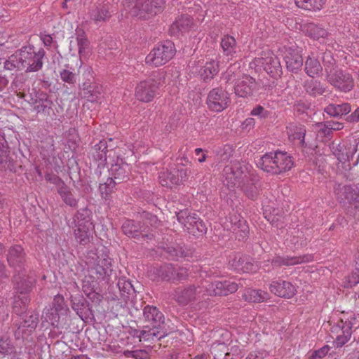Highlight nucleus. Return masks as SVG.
Listing matches in <instances>:
<instances>
[{"instance_id": "f257e3e1", "label": "nucleus", "mask_w": 359, "mask_h": 359, "mask_svg": "<svg viewBox=\"0 0 359 359\" xmlns=\"http://www.w3.org/2000/svg\"><path fill=\"white\" fill-rule=\"evenodd\" d=\"M46 51L43 48H36L32 45L22 46L11 55L4 62L7 70H25L26 72H36L43 65Z\"/></svg>"}, {"instance_id": "f03ea898", "label": "nucleus", "mask_w": 359, "mask_h": 359, "mask_svg": "<svg viewBox=\"0 0 359 359\" xmlns=\"http://www.w3.org/2000/svg\"><path fill=\"white\" fill-rule=\"evenodd\" d=\"M144 321L148 323L138 335L140 340L155 341L164 338L174 328L169 329L163 313L156 306L147 305L143 309Z\"/></svg>"}, {"instance_id": "7ed1b4c3", "label": "nucleus", "mask_w": 359, "mask_h": 359, "mask_svg": "<svg viewBox=\"0 0 359 359\" xmlns=\"http://www.w3.org/2000/svg\"><path fill=\"white\" fill-rule=\"evenodd\" d=\"M257 166L264 171L279 175L290 170L294 165L292 156L285 151L266 153L257 161Z\"/></svg>"}, {"instance_id": "20e7f679", "label": "nucleus", "mask_w": 359, "mask_h": 359, "mask_svg": "<svg viewBox=\"0 0 359 359\" xmlns=\"http://www.w3.org/2000/svg\"><path fill=\"white\" fill-rule=\"evenodd\" d=\"M165 73L158 70L152 73L151 76L141 82L136 86L135 97L143 102H149L153 100L157 94L161 86L165 83Z\"/></svg>"}, {"instance_id": "39448f33", "label": "nucleus", "mask_w": 359, "mask_h": 359, "mask_svg": "<svg viewBox=\"0 0 359 359\" xmlns=\"http://www.w3.org/2000/svg\"><path fill=\"white\" fill-rule=\"evenodd\" d=\"M175 44L171 41H165L158 43L145 58L147 64L158 67L167 63L175 55Z\"/></svg>"}, {"instance_id": "423d86ee", "label": "nucleus", "mask_w": 359, "mask_h": 359, "mask_svg": "<svg viewBox=\"0 0 359 359\" xmlns=\"http://www.w3.org/2000/svg\"><path fill=\"white\" fill-rule=\"evenodd\" d=\"M325 80L336 89L349 92L354 87V79L351 74L341 69L325 68Z\"/></svg>"}, {"instance_id": "0eeeda50", "label": "nucleus", "mask_w": 359, "mask_h": 359, "mask_svg": "<svg viewBox=\"0 0 359 359\" xmlns=\"http://www.w3.org/2000/svg\"><path fill=\"white\" fill-rule=\"evenodd\" d=\"M85 81L80 86L81 96L90 102H97L102 97V86L94 81L91 68H86L83 74Z\"/></svg>"}, {"instance_id": "6e6552de", "label": "nucleus", "mask_w": 359, "mask_h": 359, "mask_svg": "<svg viewBox=\"0 0 359 359\" xmlns=\"http://www.w3.org/2000/svg\"><path fill=\"white\" fill-rule=\"evenodd\" d=\"M287 69L292 72L297 73L303 65V59L301 50L296 45H285L280 48Z\"/></svg>"}, {"instance_id": "1a4fd4ad", "label": "nucleus", "mask_w": 359, "mask_h": 359, "mask_svg": "<svg viewBox=\"0 0 359 359\" xmlns=\"http://www.w3.org/2000/svg\"><path fill=\"white\" fill-rule=\"evenodd\" d=\"M255 62L257 65L263 67L264 70L272 77L276 78L282 74L280 60L270 50L263 51L260 57L255 59Z\"/></svg>"}, {"instance_id": "9d476101", "label": "nucleus", "mask_w": 359, "mask_h": 359, "mask_svg": "<svg viewBox=\"0 0 359 359\" xmlns=\"http://www.w3.org/2000/svg\"><path fill=\"white\" fill-rule=\"evenodd\" d=\"M203 287L190 285L184 287L176 288L172 294L173 299L182 306L199 299L203 295Z\"/></svg>"}, {"instance_id": "9b49d317", "label": "nucleus", "mask_w": 359, "mask_h": 359, "mask_svg": "<svg viewBox=\"0 0 359 359\" xmlns=\"http://www.w3.org/2000/svg\"><path fill=\"white\" fill-rule=\"evenodd\" d=\"M230 102L229 94L222 88L212 89L207 97L208 108L215 112L222 111L227 108Z\"/></svg>"}, {"instance_id": "f8f14e48", "label": "nucleus", "mask_w": 359, "mask_h": 359, "mask_svg": "<svg viewBox=\"0 0 359 359\" xmlns=\"http://www.w3.org/2000/svg\"><path fill=\"white\" fill-rule=\"evenodd\" d=\"M158 274L164 280L175 283L187 280L189 277V269L184 266L168 264L158 269Z\"/></svg>"}, {"instance_id": "ddd939ff", "label": "nucleus", "mask_w": 359, "mask_h": 359, "mask_svg": "<svg viewBox=\"0 0 359 359\" xmlns=\"http://www.w3.org/2000/svg\"><path fill=\"white\" fill-rule=\"evenodd\" d=\"M90 261V269L92 273L97 275L98 279H104L111 276L112 272L111 259L107 254L95 255Z\"/></svg>"}, {"instance_id": "4468645a", "label": "nucleus", "mask_w": 359, "mask_h": 359, "mask_svg": "<svg viewBox=\"0 0 359 359\" xmlns=\"http://www.w3.org/2000/svg\"><path fill=\"white\" fill-rule=\"evenodd\" d=\"M246 170V166L237 161L232 162L231 165L225 166L223 170V175L225 177L226 185L233 187L238 180L243 178V175L245 177H247L245 175Z\"/></svg>"}, {"instance_id": "2eb2a0df", "label": "nucleus", "mask_w": 359, "mask_h": 359, "mask_svg": "<svg viewBox=\"0 0 359 359\" xmlns=\"http://www.w3.org/2000/svg\"><path fill=\"white\" fill-rule=\"evenodd\" d=\"M8 265L13 269L14 272L22 271L26 269V254L22 247L14 245L9 248L7 253Z\"/></svg>"}, {"instance_id": "dca6fc26", "label": "nucleus", "mask_w": 359, "mask_h": 359, "mask_svg": "<svg viewBox=\"0 0 359 359\" xmlns=\"http://www.w3.org/2000/svg\"><path fill=\"white\" fill-rule=\"evenodd\" d=\"M188 177V172L184 168H173L159 175V182L163 187H172L185 181Z\"/></svg>"}, {"instance_id": "f3484780", "label": "nucleus", "mask_w": 359, "mask_h": 359, "mask_svg": "<svg viewBox=\"0 0 359 359\" xmlns=\"http://www.w3.org/2000/svg\"><path fill=\"white\" fill-rule=\"evenodd\" d=\"M22 322L15 332L17 339L24 338L34 331L39 323V314L33 311H29L26 315L22 316Z\"/></svg>"}, {"instance_id": "a211bd4d", "label": "nucleus", "mask_w": 359, "mask_h": 359, "mask_svg": "<svg viewBox=\"0 0 359 359\" xmlns=\"http://www.w3.org/2000/svg\"><path fill=\"white\" fill-rule=\"evenodd\" d=\"M110 178L116 184H121L129 180L130 173V165L123 159L117 158L109 169Z\"/></svg>"}, {"instance_id": "6ab92c4d", "label": "nucleus", "mask_w": 359, "mask_h": 359, "mask_svg": "<svg viewBox=\"0 0 359 359\" xmlns=\"http://www.w3.org/2000/svg\"><path fill=\"white\" fill-rule=\"evenodd\" d=\"M27 270L14 272L13 283L17 293L27 295L32 290L34 279L27 273Z\"/></svg>"}, {"instance_id": "aec40b11", "label": "nucleus", "mask_w": 359, "mask_h": 359, "mask_svg": "<svg viewBox=\"0 0 359 359\" xmlns=\"http://www.w3.org/2000/svg\"><path fill=\"white\" fill-rule=\"evenodd\" d=\"M257 90V83L254 78L245 75L238 79L234 86L235 94L241 97H247Z\"/></svg>"}, {"instance_id": "412c9836", "label": "nucleus", "mask_w": 359, "mask_h": 359, "mask_svg": "<svg viewBox=\"0 0 359 359\" xmlns=\"http://www.w3.org/2000/svg\"><path fill=\"white\" fill-rule=\"evenodd\" d=\"M238 289V284L231 280L215 281L208 285L207 292L210 295L226 296L234 293Z\"/></svg>"}, {"instance_id": "4be33fe9", "label": "nucleus", "mask_w": 359, "mask_h": 359, "mask_svg": "<svg viewBox=\"0 0 359 359\" xmlns=\"http://www.w3.org/2000/svg\"><path fill=\"white\" fill-rule=\"evenodd\" d=\"M229 266L237 272L254 273L258 269L257 265L249 257L235 255L229 262Z\"/></svg>"}, {"instance_id": "5701e85b", "label": "nucleus", "mask_w": 359, "mask_h": 359, "mask_svg": "<svg viewBox=\"0 0 359 359\" xmlns=\"http://www.w3.org/2000/svg\"><path fill=\"white\" fill-rule=\"evenodd\" d=\"M355 320L356 318L353 315L346 320L341 319L339 322L338 327L341 328V334L338 335L334 341L336 347H341L349 341L352 334V327L355 324Z\"/></svg>"}, {"instance_id": "b1692460", "label": "nucleus", "mask_w": 359, "mask_h": 359, "mask_svg": "<svg viewBox=\"0 0 359 359\" xmlns=\"http://www.w3.org/2000/svg\"><path fill=\"white\" fill-rule=\"evenodd\" d=\"M333 191L337 199L341 202L346 200L349 203L356 201L359 193L358 186L342 185L339 183L334 184Z\"/></svg>"}, {"instance_id": "393cba45", "label": "nucleus", "mask_w": 359, "mask_h": 359, "mask_svg": "<svg viewBox=\"0 0 359 359\" xmlns=\"http://www.w3.org/2000/svg\"><path fill=\"white\" fill-rule=\"evenodd\" d=\"M143 227L140 222H135L133 219H126L123 222L121 229L123 233L128 237L138 238L142 236V238L152 239V234L143 233L144 231Z\"/></svg>"}, {"instance_id": "a878e982", "label": "nucleus", "mask_w": 359, "mask_h": 359, "mask_svg": "<svg viewBox=\"0 0 359 359\" xmlns=\"http://www.w3.org/2000/svg\"><path fill=\"white\" fill-rule=\"evenodd\" d=\"M269 288L272 293L283 298H291L296 292L295 287L290 282L283 280L273 281Z\"/></svg>"}, {"instance_id": "bb28decb", "label": "nucleus", "mask_w": 359, "mask_h": 359, "mask_svg": "<svg viewBox=\"0 0 359 359\" xmlns=\"http://www.w3.org/2000/svg\"><path fill=\"white\" fill-rule=\"evenodd\" d=\"M193 25V19L188 15H183L170 25L169 32L172 36H179L188 32Z\"/></svg>"}, {"instance_id": "cd10ccee", "label": "nucleus", "mask_w": 359, "mask_h": 359, "mask_svg": "<svg viewBox=\"0 0 359 359\" xmlns=\"http://www.w3.org/2000/svg\"><path fill=\"white\" fill-rule=\"evenodd\" d=\"M313 257L312 255H304L297 257H276L272 260L271 264L276 267H280L282 266H289L310 262L313 261Z\"/></svg>"}, {"instance_id": "c85d7f7f", "label": "nucleus", "mask_w": 359, "mask_h": 359, "mask_svg": "<svg viewBox=\"0 0 359 359\" xmlns=\"http://www.w3.org/2000/svg\"><path fill=\"white\" fill-rule=\"evenodd\" d=\"M220 45L223 54L228 57L229 60H232L240 51L235 38L228 34L222 38Z\"/></svg>"}, {"instance_id": "c756f323", "label": "nucleus", "mask_w": 359, "mask_h": 359, "mask_svg": "<svg viewBox=\"0 0 359 359\" xmlns=\"http://www.w3.org/2000/svg\"><path fill=\"white\" fill-rule=\"evenodd\" d=\"M34 104V108L38 113L49 114L52 109L53 101L46 93L38 92Z\"/></svg>"}, {"instance_id": "7c9ffc66", "label": "nucleus", "mask_w": 359, "mask_h": 359, "mask_svg": "<svg viewBox=\"0 0 359 359\" xmlns=\"http://www.w3.org/2000/svg\"><path fill=\"white\" fill-rule=\"evenodd\" d=\"M165 252L171 259L177 260L180 258L189 260V258H191L194 254L192 249L179 245L167 246L165 248Z\"/></svg>"}, {"instance_id": "2f4dec72", "label": "nucleus", "mask_w": 359, "mask_h": 359, "mask_svg": "<svg viewBox=\"0 0 359 359\" xmlns=\"http://www.w3.org/2000/svg\"><path fill=\"white\" fill-rule=\"evenodd\" d=\"M303 87L305 92L313 97L323 95L327 87L319 80L313 78L304 81Z\"/></svg>"}, {"instance_id": "473e14b6", "label": "nucleus", "mask_w": 359, "mask_h": 359, "mask_svg": "<svg viewBox=\"0 0 359 359\" xmlns=\"http://www.w3.org/2000/svg\"><path fill=\"white\" fill-rule=\"evenodd\" d=\"M302 31L313 39H325L328 36V32L324 27L313 22L305 23L302 25Z\"/></svg>"}, {"instance_id": "72a5a7b5", "label": "nucleus", "mask_w": 359, "mask_h": 359, "mask_svg": "<svg viewBox=\"0 0 359 359\" xmlns=\"http://www.w3.org/2000/svg\"><path fill=\"white\" fill-rule=\"evenodd\" d=\"M5 138L0 134V170H13L14 166L12 160L8 156Z\"/></svg>"}, {"instance_id": "f704fd0d", "label": "nucleus", "mask_w": 359, "mask_h": 359, "mask_svg": "<svg viewBox=\"0 0 359 359\" xmlns=\"http://www.w3.org/2000/svg\"><path fill=\"white\" fill-rule=\"evenodd\" d=\"M306 132V128L302 125L290 124V126L287 127V133L289 139L291 141H299V144L302 147L305 145L304 137Z\"/></svg>"}, {"instance_id": "c9c22d12", "label": "nucleus", "mask_w": 359, "mask_h": 359, "mask_svg": "<svg viewBox=\"0 0 359 359\" xmlns=\"http://www.w3.org/2000/svg\"><path fill=\"white\" fill-rule=\"evenodd\" d=\"M218 72V62L214 60H210V61H207L205 64L201 67L198 74L204 81H207L212 79Z\"/></svg>"}, {"instance_id": "e433bc0d", "label": "nucleus", "mask_w": 359, "mask_h": 359, "mask_svg": "<svg viewBox=\"0 0 359 359\" xmlns=\"http://www.w3.org/2000/svg\"><path fill=\"white\" fill-rule=\"evenodd\" d=\"M71 302L72 309L81 319L88 316V304L83 296L72 297Z\"/></svg>"}, {"instance_id": "4c0bfd02", "label": "nucleus", "mask_w": 359, "mask_h": 359, "mask_svg": "<svg viewBox=\"0 0 359 359\" xmlns=\"http://www.w3.org/2000/svg\"><path fill=\"white\" fill-rule=\"evenodd\" d=\"M351 111L349 103L330 104L325 109L324 111L330 116L338 117L348 114Z\"/></svg>"}, {"instance_id": "58836bf2", "label": "nucleus", "mask_w": 359, "mask_h": 359, "mask_svg": "<svg viewBox=\"0 0 359 359\" xmlns=\"http://www.w3.org/2000/svg\"><path fill=\"white\" fill-rule=\"evenodd\" d=\"M92 224L86 225L79 224L74 230V236L76 241L81 245H86L90 241V228Z\"/></svg>"}, {"instance_id": "ea45409f", "label": "nucleus", "mask_w": 359, "mask_h": 359, "mask_svg": "<svg viewBox=\"0 0 359 359\" xmlns=\"http://www.w3.org/2000/svg\"><path fill=\"white\" fill-rule=\"evenodd\" d=\"M90 18L95 23L105 22L110 18L109 6L107 5H100L90 11Z\"/></svg>"}, {"instance_id": "a19ab883", "label": "nucleus", "mask_w": 359, "mask_h": 359, "mask_svg": "<svg viewBox=\"0 0 359 359\" xmlns=\"http://www.w3.org/2000/svg\"><path fill=\"white\" fill-rule=\"evenodd\" d=\"M259 180L254 177H251V175L246 178V182L242 186V189L245 194L249 198L255 200L259 194Z\"/></svg>"}, {"instance_id": "79ce46f5", "label": "nucleus", "mask_w": 359, "mask_h": 359, "mask_svg": "<svg viewBox=\"0 0 359 359\" xmlns=\"http://www.w3.org/2000/svg\"><path fill=\"white\" fill-rule=\"evenodd\" d=\"M57 193L67 205L74 208L78 207L79 199L74 196L72 189L67 184L60 187Z\"/></svg>"}, {"instance_id": "37998d69", "label": "nucleus", "mask_w": 359, "mask_h": 359, "mask_svg": "<svg viewBox=\"0 0 359 359\" xmlns=\"http://www.w3.org/2000/svg\"><path fill=\"white\" fill-rule=\"evenodd\" d=\"M305 72L306 74L314 78L315 76H319L322 74L323 67L319 60L313 57L309 56L305 62Z\"/></svg>"}, {"instance_id": "c03bdc74", "label": "nucleus", "mask_w": 359, "mask_h": 359, "mask_svg": "<svg viewBox=\"0 0 359 359\" xmlns=\"http://www.w3.org/2000/svg\"><path fill=\"white\" fill-rule=\"evenodd\" d=\"M177 220L180 223L182 224L190 231L193 229L195 224H196L201 219L197 215L190 214L187 211H180L177 215Z\"/></svg>"}, {"instance_id": "a18cd8bd", "label": "nucleus", "mask_w": 359, "mask_h": 359, "mask_svg": "<svg viewBox=\"0 0 359 359\" xmlns=\"http://www.w3.org/2000/svg\"><path fill=\"white\" fill-rule=\"evenodd\" d=\"M269 294L262 290L247 289L243 294V298L248 302H261L268 299Z\"/></svg>"}, {"instance_id": "49530a36", "label": "nucleus", "mask_w": 359, "mask_h": 359, "mask_svg": "<svg viewBox=\"0 0 359 359\" xmlns=\"http://www.w3.org/2000/svg\"><path fill=\"white\" fill-rule=\"evenodd\" d=\"M29 302L30 299L28 295L15 297L13 306V312L18 316H22L27 312Z\"/></svg>"}, {"instance_id": "de8ad7c7", "label": "nucleus", "mask_w": 359, "mask_h": 359, "mask_svg": "<svg viewBox=\"0 0 359 359\" xmlns=\"http://www.w3.org/2000/svg\"><path fill=\"white\" fill-rule=\"evenodd\" d=\"M15 352V346L8 334H0V355H11Z\"/></svg>"}, {"instance_id": "09e8293b", "label": "nucleus", "mask_w": 359, "mask_h": 359, "mask_svg": "<svg viewBox=\"0 0 359 359\" xmlns=\"http://www.w3.org/2000/svg\"><path fill=\"white\" fill-rule=\"evenodd\" d=\"M121 295L125 302L129 300L130 295L134 294V288L131 283L125 278L118 279L117 283Z\"/></svg>"}, {"instance_id": "8fccbe9b", "label": "nucleus", "mask_w": 359, "mask_h": 359, "mask_svg": "<svg viewBox=\"0 0 359 359\" xmlns=\"http://www.w3.org/2000/svg\"><path fill=\"white\" fill-rule=\"evenodd\" d=\"M325 0H295L298 8L308 11H319L323 8Z\"/></svg>"}, {"instance_id": "3c124183", "label": "nucleus", "mask_w": 359, "mask_h": 359, "mask_svg": "<svg viewBox=\"0 0 359 359\" xmlns=\"http://www.w3.org/2000/svg\"><path fill=\"white\" fill-rule=\"evenodd\" d=\"M93 156L95 161H99L103 163L107 160V146L105 140H100L94 146L93 150Z\"/></svg>"}, {"instance_id": "603ef678", "label": "nucleus", "mask_w": 359, "mask_h": 359, "mask_svg": "<svg viewBox=\"0 0 359 359\" xmlns=\"http://www.w3.org/2000/svg\"><path fill=\"white\" fill-rule=\"evenodd\" d=\"M95 286L96 281L94 280L93 276H86L83 280V291L89 298H91V295H93L92 297L97 295V293L95 292Z\"/></svg>"}, {"instance_id": "864d4df0", "label": "nucleus", "mask_w": 359, "mask_h": 359, "mask_svg": "<svg viewBox=\"0 0 359 359\" xmlns=\"http://www.w3.org/2000/svg\"><path fill=\"white\" fill-rule=\"evenodd\" d=\"M117 184L109 177L106 182L100 184L99 191L102 198L107 199L108 196L114 191L115 186Z\"/></svg>"}, {"instance_id": "5fc2aeb1", "label": "nucleus", "mask_w": 359, "mask_h": 359, "mask_svg": "<svg viewBox=\"0 0 359 359\" xmlns=\"http://www.w3.org/2000/svg\"><path fill=\"white\" fill-rule=\"evenodd\" d=\"M55 312H57L61 315H65L69 310L67 305L65 303L64 297L61 295L55 296L53 301L52 308Z\"/></svg>"}, {"instance_id": "6e6d98bb", "label": "nucleus", "mask_w": 359, "mask_h": 359, "mask_svg": "<svg viewBox=\"0 0 359 359\" xmlns=\"http://www.w3.org/2000/svg\"><path fill=\"white\" fill-rule=\"evenodd\" d=\"M356 152V147L355 146H350L348 148H342L339 150V153L338 154L337 158L339 161L342 163H345L346 161H349L353 158L355 153Z\"/></svg>"}, {"instance_id": "4d7b16f0", "label": "nucleus", "mask_w": 359, "mask_h": 359, "mask_svg": "<svg viewBox=\"0 0 359 359\" xmlns=\"http://www.w3.org/2000/svg\"><path fill=\"white\" fill-rule=\"evenodd\" d=\"M90 212L87 208H83L77 211L75 215V221L77 222L76 226L79 224H92L90 218Z\"/></svg>"}, {"instance_id": "13d9d810", "label": "nucleus", "mask_w": 359, "mask_h": 359, "mask_svg": "<svg viewBox=\"0 0 359 359\" xmlns=\"http://www.w3.org/2000/svg\"><path fill=\"white\" fill-rule=\"evenodd\" d=\"M60 315L61 314L55 312L53 309H48L44 311L43 318L45 319L46 322L49 323L52 326L57 327Z\"/></svg>"}, {"instance_id": "bf43d9fd", "label": "nucleus", "mask_w": 359, "mask_h": 359, "mask_svg": "<svg viewBox=\"0 0 359 359\" xmlns=\"http://www.w3.org/2000/svg\"><path fill=\"white\" fill-rule=\"evenodd\" d=\"M76 41L78 44L79 55L82 57L86 54V50L88 48V40L87 39L84 33L82 32L81 34H77Z\"/></svg>"}, {"instance_id": "052dcab7", "label": "nucleus", "mask_w": 359, "mask_h": 359, "mask_svg": "<svg viewBox=\"0 0 359 359\" xmlns=\"http://www.w3.org/2000/svg\"><path fill=\"white\" fill-rule=\"evenodd\" d=\"M46 145H41V148L43 152V155L46 156H53L55 154L54 140L52 137H48L46 138L43 142Z\"/></svg>"}, {"instance_id": "680f3d73", "label": "nucleus", "mask_w": 359, "mask_h": 359, "mask_svg": "<svg viewBox=\"0 0 359 359\" xmlns=\"http://www.w3.org/2000/svg\"><path fill=\"white\" fill-rule=\"evenodd\" d=\"M233 230L236 233L241 232L240 236L244 238L247 236L248 233V226L246 224V221L243 219H239L237 223H235L233 226Z\"/></svg>"}, {"instance_id": "e2e57ef3", "label": "nucleus", "mask_w": 359, "mask_h": 359, "mask_svg": "<svg viewBox=\"0 0 359 359\" xmlns=\"http://www.w3.org/2000/svg\"><path fill=\"white\" fill-rule=\"evenodd\" d=\"M359 283V268H355V270L348 276L344 283L345 287H353Z\"/></svg>"}, {"instance_id": "0e129e2a", "label": "nucleus", "mask_w": 359, "mask_h": 359, "mask_svg": "<svg viewBox=\"0 0 359 359\" xmlns=\"http://www.w3.org/2000/svg\"><path fill=\"white\" fill-rule=\"evenodd\" d=\"M45 179L46 181L56 186L57 191L60 189V187H62L66 184L60 177L55 175L46 174L45 175Z\"/></svg>"}, {"instance_id": "69168bd1", "label": "nucleus", "mask_w": 359, "mask_h": 359, "mask_svg": "<svg viewBox=\"0 0 359 359\" xmlns=\"http://www.w3.org/2000/svg\"><path fill=\"white\" fill-rule=\"evenodd\" d=\"M61 79L69 84H74L76 82L75 74L69 70L63 69L60 72Z\"/></svg>"}, {"instance_id": "338daca9", "label": "nucleus", "mask_w": 359, "mask_h": 359, "mask_svg": "<svg viewBox=\"0 0 359 359\" xmlns=\"http://www.w3.org/2000/svg\"><path fill=\"white\" fill-rule=\"evenodd\" d=\"M250 114L254 116H258L260 118H264L269 115V112L262 106L257 105L252 109Z\"/></svg>"}, {"instance_id": "774afa93", "label": "nucleus", "mask_w": 359, "mask_h": 359, "mask_svg": "<svg viewBox=\"0 0 359 359\" xmlns=\"http://www.w3.org/2000/svg\"><path fill=\"white\" fill-rule=\"evenodd\" d=\"M330 347L324 346L323 347L315 351L311 355V359H320L328 353Z\"/></svg>"}]
</instances>
